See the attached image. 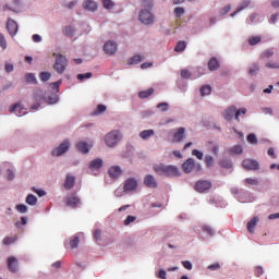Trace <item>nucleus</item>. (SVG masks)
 <instances>
[{
	"label": "nucleus",
	"mask_w": 279,
	"mask_h": 279,
	"mask_svg": "<svg viewBox=\"0 0 279 279\" xmlns=\"http://www.w3.org/2000/svg\"><path fill=\"white\" fill-rule=\"evenodd\" d=\"M157 175H163L165 178L178 177V167L175 166H165L162 163H157L153 167Z\"/></svg>",
	"instance_id": "obj_1"
},
{
	"label": "nucleus",
	"mask_w": 279,
	"mask_h": 279,
	"mask_svg": "<svg viewBox=\"0 0 279 279\" xmlns=\"http://www.w3.org/2000/svg\"><path fill=\"white\" fill-rule=\"evenodd\" d=\"M45 100L49 105H54L57 102V98H46L41 95L40 90L34 93V101H37L34 106H32V110H39L40 104L39 101Z\"/></svg>",
	"instance_id": "obj_2"
},
{
	"label": "nucleus",
	"mask_w": 279,
	"mask_h": 279,
	"mask_svg": "<svg viewBox=\"0 0 279 279\" xmlns=\"http://www.w3.org/2000/svg\"><path fill=\"white\" fill-rule=\"evenodd\" d=\"M57 58L54 60V72H57V74H63L64 73V69L68 68V58H64L62 54H56Z\"/></svg>",
	"instance_id": "obj_3"
},
{
	"label": "nucleus",
	"mask_w": 279,
	"mask_h": 279,
	"mask_svg": "<svg viewBox=\"0 0 279 279\" xmlns=\"http://www.w3.org/2000/svg\"><path fill=\"white\" fill-rule=\"evenodd\" d=\"M119 141H121V133L119 131L113 130L106 134V146L114 147L116 144H119Z\"/></svg>",
	"instance_id": "obj_4"
},
{
	"label": "nucleus",
	"mask_w": 279,
	"mask_h": 279,
	"mask_svg": "<svg viewBox=\"0 0 279 279\" xmlns=\"http://www.w3.org/2000/svg\"><path fill=\"white\" fill-rule=\"evenodd\" d=\"M140 23L143 25H151V23H155V15H151L148 9H142V11H140Z\"/></svg>",
	"instance_id": "obj_5"
},
{
	"label": "nucleus",
	"mask_w": 279,
	"mask_h": 279,
	"mask_svg": "<svg viewBox=\"0 0 279 279\" xmlns=\"http://www.w3.org/2000/svg\"><path fill=\"white\" fill-rule=\"evenodd\" d=\"M199 172L201 171V165L193 161V159H186L185 162H183V172L191 173V172Z\"/></svg>",
	"instance_id": "obj_6"
},
{
	"label": "nucleus",
	"mask_w": 279,
	"mask_h": 279,
	"mask_svg": "<svg viewBox=\"0 0 279 279\" xmlns=\"http://www.w3.org/2000/svg\"><path fill=\"white\" fill-rule=\"evenodd\" d=\"M65 206L72 209H76L77 207H80V197L77 196V194L72 193L65 196Z\"/></svg>",
	"instance_id": "obj_7"
},
{
	"label": "nucleus",
	"mask_w": 279,
	"mask_h": 279,
	"mask_svg": "<svg viewBox=\"0 0 279 279\" xmlns=\"http://www.w3.org/2000/svg\"><path fill=\"white\" fill-rule=\"evenodd\" d=\"M68 149H70V142H62L60 146H57V148L52 150V156L60 157L64 155V153H68Z\"/></svg>",
	"instance_id": "obj_8"
},
{
	"label": "nucleus",
	"mask_w": 279,
	"mask_h": 279,
	"mask_svg": "<svg viewBox=\"0 0 279 279\" xmlns=\"http://www.w3.org/2000/svg\"><path fill=\"white\" fill-rule=\"evenodd\" d=\"M9 112L16 114V117H24L26 116V109L24 107H21L20 104H13L11 107H9Z\"/></svg>",
	"instance_id": "obj_9"
},
{
	"label": "nucleus",
	"mask_w": 279,
	"mask_h": 279,
	"mask_svg": "<svg viewBox=\"0 0 279 279\" xmlns=\"http://www.w3.org/2000/svg\"><path fill=\"white\" fill-rule=\"evenodd\" d=\"M5 29L9 31L11 37L16 36V33L19 32L16 21L9 19V21L5 22Z\"/></svg>",
	"instance_id": "obj_10"
},
{
	"label": "nucleus",
	"mask_w": 279,
	"mask_h": 279,
	"mask_svg": "<svg viewBox=\"0 0 279 279\" xmlns=\"http://www.w3.org/2000/svg\"><path fill=\"white\" fill-rule=\"evenodd\" d=\"M5 263L7 266H9V271H11V274L19 272V259H16V257L11 256L5 260Z\"/></svg>",
	"instance_id": "obj_11"
},
{
	"label": "nucleus",
	"mask_w": 279,
	"mask_h": 279,
	"mask_svg": "<svg viewBox=\"0 0 279 279\" xmlns=\"http://www.w3.org/2000/svg\"><path fill=\"white\" fill-rule=\"evenodd\" d=\"M258 167L259 165L255 160L244 159L242 161V168H244V170L255 171L258 169Z\"/></svg>",
	"instance_id": "obj_12"
},
{
	"label": "nucleus",
	"mask_w": 279,
	"mask_h": 279,
	"mask_svg": "<svg viewBox=\"0 0 279 279\" xmlns=\"http://www.w3.org/2000/svg\"><path fill=\"white\" fill-rule=\"evenodd\" d=\"M208 190H211V182H208V181L196 182V192L206 193Z\"/></svg>",
	"instance_id": "obj_13"
},
{
	"label": "nucleus",
	"mask_w": 279,
	"mask_h": 279,
	"mask_svg": "<svg viewBox=\"0 0 279 279\" xmlns=\"http://www.w3.org/2000/svg\"><path fill=\"white\" fill-rule=\"evenodd\" d=\"M185 138V129L184 128H178L174 134H172V142L174 143H181Z\"/></svg>",
	"instance_id": "obj_14"
},
{
	"label": "nucleus",
	"mask_w": 279,
	"mask_h": 279,
	"mask_svg": "<svg viewBox=\"0 0 279 279\" xmlns=\"http://www.w3.org/2000/svg\"><path fill=\"white\" fill-rule=\"evenodd\" d=\"M104 52L106 53V56L116 54V43L106 41V44H104Z\"/></svg>",
	"instance_id": "obj_15"
},
{
	"label": "nucleus",
	"mask_w": 279,
	"mask_h": 279,
	"mask_svg": "<svg viewBox=\"0 0 279 279\" xmlns=\"http://www.w3.org/2000/svg\"><path fill=\"white\" fill-rule=\"evenodd\" d=\"M232 119L240 121V117H236V114L234 113V106L227 108V110H225V120L227 121H232Z\"/></svg>",
	"instance_id": "obj_16"
},
{
	"label": "nucleus",
	"mask_w": 279,
	"mask_h": 279,
	"mask_svg": "<svg viewBox=\"0 0 279 279\" xmlns=\"http://www.w3.org/2000/svg\"><path fill=\"white\" fill-rule=\"evenodd\" d=\"M97 9H98V4L96 3V1L85 0L83 2V10L85 11L96 12Z\"/></svg>",
	"instance_id": "obj_17"
},
{
	"label": "nucleus",
	"mask_w": 279,
	"mask_h": 279,
	"mask_svg": "<svg viewBox=\"0 0 279 279\" xmlns=\"http://www.w3.org/2000/svg\"><path fill=\"white\" fill-rule=\"evenodd\" d=\"M144 186L157 189V181H155V177H151V174L144 177Z\"/></svg>",
	"instance_id": "obj_18"
},
{
	"label": "nucleus",
	"mask_w": 279,
	"mask_h": 279,
	"mask_svg": "<svg viewBox=\"0 0 279 279\" xmlns=\"http://www.w3.org/2000/svg\"><path fill=\"white\" fill-rule=\"evenodd\" d=\"M134 190H136V180L133 178L126 179L124 182V192H132Z\"/></svg>",
	"instance_id": "obj_19"
},
{
	"label": "nucleus",
	"mask_w": 279,
	"mask_h": 279,
	"mask_svg": "<svg viewBox=\"0 0 279 279\" xmlns=\"http://www.w3.org/2000/svg\"><path fill=\"white\" fill-rule=\"evenodd\" d=\"M63 186H65L66 191L72 190V187L75 186V177H73L72 174H68L65 177V184H63Z\"/></svg>",
	"instance_id": "obj_20"
},
{
	"label": "nucleus",
	"mask_w": 279,
	"mask_h": 279,
	"mask_svg": "<svg viewBox=\"0 0 279 279\" xmlns=\"http://www.w3.org/2000/svg\"><path fill=\"white\" fill-rule=\"evenodd\" d=\"M100 167H104V160L100 159H93L90 160V163H88V169L92 171H96L100 169Z\"/></svg>",
	"instance_id": "obj_21"
},
{
	"label": "nucleus",
	"mask_w": 279,
	"mask_h": 279,
	"mask_svg": "<svg viewBox=\"0 0 279 279\" xmlns=\"http://www.w3.org/2000/svg\"><path fill=\"white\" fill-rule=\"evenodd\" d=\"M121 175V168L119 166H113L109 169V177L117 179Z\"/></svg>",
	"instance_id": "obj_22"
},
{
	"label": "nucleus",
	"mask_w": 279,
	"mask_h": 279,
	"mask_svg": "<svg viewBox=\"0 0 279 279\" xmlns=\"http://www.w3.org/2000/svg\"><path fill=\"white\" fill-rule=\"evenodd\" d=\"M62 35H65V37L72 38V36L75 35V27H72V26L62 27Z\"/></svg>",
	"instance_id": "obj_23"
},
{
	"label": "nucleus",
	"mask_w": 279,
	"mask_h": 279,
	"mask_svg": "<svg viewBox=\"0 0 279 279\" xmlns=\"http://www.w3.org/2000/svg\"><path fill=\"white\" fill-rule=\"evenodd\" d=\"M77 151H81V154H88L89 151L88 143L77 142Z\"/></svg>",
	"instance_id": "obj_24"
},
{
	"label": "nucleus",
	"mask_w": 279,
	"mask_h": 279,
	"mask_svg": "<svg viewBox=\"0 0 279 279\" xmlns=\"http://www.w3.org/2000/svg\"><path fill=\"white\" fill-rule=\"evenodd\" d=\"M155 135L154 130H144L140 133V138L147 141L150 136Z\"/></svg>",
	"instance_id": "obj_25"
},
{
	"label": "nucleus",
	"mask_w": 279,
	"mask_h": 279,
	"mask_svg": "<svg viewBox=\"0 0 279 279\" xmlns=\"http://www.w3.org/2000/svg\"><path fill=\"white\" fill-rule=\"evenodd\" d=\"M247 7H250V1L248 0H244L240 3V7H236V11H234V13H232V17H234V15H236V13L242 12L244 9H247Z\"/></svg>",
	"instance_id": "obj_26"
},
{
	"label": "nucleus",
	"mask_w": 279,
	"mask_h": 279,
	"mask_svg": "<svg viewBox=\"0 0 279 279\" xmlns=\"http://www.w3.org/2000/svg\"><path fill=\"white\" fill-rule=\"evenodd\" d=\"M258 218L255 217L247 222V232L252 233L255 231V227L257 226Z\"/></svg>",
	"instance_id": "obj_27"
},
{
	"label": "nucleus",
	"mask_w": 279,
	"mask_h": 279,
	"mask_svg": "<svg viewBox=\"0 0 279 279\" xmlns=\"http://www.w3.org/2000/svg\"><path fill=\"white\" fill-rule=\"evenodd\" d=\"M216 70H219V60L211 58L209 59V71L215 72Z\"/></svg>",
	"instance_id": "obj_28"
},
{
	"label": "nucleus",
	"mask_w": 279,
	"mask_h": 279,
	"mask_svg": "<svg viewBox=\"0 0 279 279\" xmlns=\"http://www.w3.org/2000/svg\"><path fill=\"white\" fill-rule=\"evenodd\" d=\"M151 94H155L154 88L142 90V92H140V99H147L151 96Z\"/></svg>",
	"instance_id": "obj_29"
},
{
	"label": "nucleus",
	"mask_w": 279,
	"mask_h": 279,
	"mask_svg": "<svg viewBox=\"0 0 279 279\" xmlns=\"http://www.w3.org/2000/svg\"><path fill=\"white\" fill-rule=\"evenodd\" d=\"M229 155H242V146L234 145L228 149Z\"/></svg>",
	"instance_id": "obj_30"
},
{
	"label": "nucleus",
	"mask_w": 279,
	"mask_h": 279,
	"mask_svg": "<svg viewBox=\"0 0 279 279\" xmlns=\"http://www.w3.org/2000/svg\"><path fill=\"white\" fill-rule=\"evenodd\" d=\"M26 205L36 206V196H34L33 194H28L26 196Z\"/></svg>",
	"instance_id": "obj_31"
},
{
	"label": "nucleus",
	"mask_w": 279,
	"mask_h": 279,
	"mask_svg": "<svg viewBox=\"0 0 279 279\" xmlns=\"http://www.w3.org/2000/svg\"><path fill=\"white\" fill-rule=\"evenodd\" d=\"M26 84H36V77L33 73H26L25 74Z\"/></svg>",
	"instance_id": "obj_32"
},
{
	"label": "nucleus",
	"mask_w": 279,
	"mask_h": 279,
	"mask_svg": "<svg viewBox=\"0 0 279 279\" xmlns=\"http://www.w3.org/2000/svg\"><path fill=\"white\" fill-rule=\"evenodd\" d=\"M259 41H262V37L259 36L250 37V39H247V44H250V46H256Z\"/></svg>",
	"instance_id": "obj_33"
},
{
	"label": "nucleus",
	"mask_w": 279,
	"mask_h": 279,
	"mask_svg": "<svg viewBox=\"0 0 279 279\" xmlns=\"http://www.w3.org/2000/svg\"><path fill=\"white\" fill-rule=\"evenodd\" d=\"M104 112H106V106L105 105H98L96 107V111H93V116L104 114Z\"/></svg>",
	"instance_id": "obj_34"
},
{
	"label": "nucleus",
	"mask_w": 279,
	"mask_h": 279,
	"mask_svg": "<svg viewBox=\"0 0 279 279\" xmlns=\"http://www.w3.org/2000/svg\"><path fill=\"white\" fill-rule=\"evenodd\" d=\"M16 242V236H5L3 238V245L8 246Z\"/></svg>",
	"instance_id": "obj_35"
},
{
	"label": "nucleus",
	"mask_w": 279,
	"mask_h": 279,
	"mask_svg": "<svg viewBox=\"0 0 279 279\" xmlns=\"http://www.w3.org/2000/svg\"><path fill=\"white\" fill-rule=\"evenodd\" d=\"M211 94V86L204 85V87H201V96H208Z\"/></svg>",
	"instance_id": "obj_36"
},
{
	"label": "nucleus",
	"mask_w": 279,
	"mask_h": 279,
	"mask_svg": "<svg viewBox=\"0 0 279 279\" xmlns=\"http://www.w3.org/2000/svg\"><path fill=\"white\" fill-rule=\"evenodd\" d=\"M142 62V57L140 54L132 57V59H129V64L135 65L140 64Z\"/></svg>",
	"instance_id": "obj_37"
},
{
	"label": "nucleus",
	"mask_w": 279,
	"mask_h": 279,
	"mask_svg": "<svg viewBox=\"0 0 279 279\" xmlns=\"http://www.w3.org/2000/svg\"><path fill=\"white\" fill-rule=\"evenodd\" d=\"M219 166L222 168V169H232V161H229L227 159L225 160H221L219 162Z\"/></svg>",
	"instance_id": "obj_38"
},
{
	"label": "nucleus",
	"mask_w": 279,
	"mask_h": 279,
	"mask_svg": "<svg viewBox=\"0 0 279 279\" xmlns=\"http://www.w3.org/2000/svg\"><path fill=\"white\" fill-rule=\"evenodd\" d=\"M258 71H259V66L257 64H253L248 69V74L250 76H255Z\"/></svg>",
	"instance_id": "obj_39"
},
{
	"label": "nucleus",
	"mask_w": 279,
	"mask_h": 279,
	"mask_svg": "<svg viewBox=\"0 0 279 279\" xmlns=\"http://www.w3.org/2000/svg\"><path fill=\"white\" fill-rule=\"evenodd\" d=\"M185 50V41H178L175 44V52H183Z\"/></svg>",
	"instance_id": "obj_40"
},
{
	"label": "nucleus",
	"mask_w": 279,
	"mask_h": 279,
	"mask_svg": "<svg viewBox=\"0 0 279 279\" xmlns=\"http://www.w3.org/2000/svg\"><path fill=\"white\" fill-rule=\"evenodd\" d=\"M203 160L206 163V167L211 168V166H214V157L206 156Z\"/></svg>",
	"instance_id": "obj_41"
},
{
	"label": "nucleus",
	"mask_w": 279,
	"mask_h": 279,
	"mask_svg": "<svg viewBox=\"0 0 279 279\" xmlns=\"http://www.w3.org/2000/svg\"><path fill=\"white\" fill-rule=\"evenodd\" d=\"M191 155L194 156V157H196V159H198V160H202V159H205V158H206V157H204V154H203V153H201V151H198V150H196V149H193V150L191 151Z\"/></svg>",
	"instance_id": "obj_42"
},
{
	"label": "nucleus",
	"mask_w": 279,
	"mask_h": 279,
	"mask_svg": "<svg viewBox=\"0 0 279 279\" xmlns=\"http://www.w3.org/2000/svg\"><path fill=\"white\" fill-rule=\"evenodd\" d=\"M49 77H51V74H49V72H41V73H39V80L41 82L49 81Z\"/></svg>",
	"instance_id": "obj_43"
},
{
	"label": "nucleus",
	"mask_w": 279,
	"mask_h": 279,
	"mask_svg": "<svg viewBox=\"0 0 279 279\" xmlns=\"http://www.w3.org/2000/svg\"><path fill=\"white\" fill-rule=\"evenodd\" d=\"M78 243H80V239L77 236L72 238V240H70V248L72 250L76 248Z\"/></svg>",
	"instance_id": "obj_44"
},
{
	"label": "nucleus",
	"mask_w": 279,
	"mask_h": 279,
	"mask_svg": "<svg viewBox=\"0 0 279 279\" xmlns=\"http://www.w3.org/2000/svg\"><path fill=\"white\" fill-rule=\"evenodd\" d=\"M174 13L175 17L183 16V14H185V9H183L182 7H177Z\"/></svg>",
	"instance_id": "obj_45"
},
{
	"label": "nucleus",
	"mask_w": 279,
	"mask_h": 279,
	"mask_svg": "<svg viewBox=\"0 0 279 279\" xmlns=\"http://www.w3.org/2000/svg\"><path fill=\"white\" fill-rule=\"evenodd\" d=\"M27 210H28V208L26 207V205H24V204L16 205V211H19L21 214H26Z\"/></svg>",
	"instance_id": "obj_46"
},
{
	"label": "nucleus",
	"mask_w": 279,
	"mask_h": 279,
	"mask_svg": "<svg viewBox=\"0 0 279 279\" xmlns=\"http://www.w3.org/2000/svg\"><path fill=\"white\" fill-rule=\"evenodd\" d=\"M247 143H250L252 145H256L257 144V137L255 136V134L247 135Z\"/></svg>",
	"instance_id": "obj_47"
},
{
	"label": "nucleus",
	"mask_w": 279,
	"mask_h": 279,
	"mask_svg": "<svg viewBox=\"0 0 279 279\" xmlns=\"http://www.w3.org/2000/svg\"><path fill=\"white\" fill-rule=\"evenodd\" d=\"M230 10H232V7H230V5H227V7H225V8H221V10L219 11V15H220V16L227 15Z\"/></svg>",
	"instance_id": "obj_48"
},
{
	"label": "nucleus",
	"mask_w": 279,
	"mask_h": 279,
	"mask_svg": "<svg viewBox=\"0 0 279 279\" xmlns=\"http://www.w3.org/2000/svg\"><path fill=\"white\" fill-rule=\"evenodd\" d=\"M102 3L106 10H111L113 8V2L111 0H104Z\"/></svg>",
	"instance_id": "obj_49"
},
{
	"label": "nucleus",
	"mask_w": 279,
	"mask_h": 279,
	"mask_svg": "<svg viewBox=\"0 0 279 279\" xmlns=\"http://www.w3.org/2000/svg\"><path fill=\"white\" fill-rule=\"evenodd\" d=\"M93 76L90 72L85 73V74H77V80L83 81V80H88Z\"/></svg>",
	"instance_id": "obj_50"
},
{
	"label": "nucleus",
	"mask_w": 279,
	"mask_h": 279,
	"mask_svg": "<svg viewBox=\"0 0 279 279\" xmlns=\"http://www.w3.org/2000/svg\"><path fill=\"white\" fill-rule=\"evenodd\" d=\"M157 109H160L161 112L168 111V102L157 104Z\"/></svg>",
	"instance_id": "obj_51"
},
{
	"label": "nucleus",
	"mask_w": 279,
	"mask_h": 279,
	"mask_svg": "<svg viewBox=\"0 0 279 279\" xmlns=\"http://www.w3.org/2000/svg\"><path fill=\"white\" fill-rule=\"evenodd\" d=\"M7 43H5V37L3 36L2 33H0V48H2L3 50H5L7 48Z\"/></svg>",
	"instance_id": "obj_52"
},
{
	"label": "nucleus",
	"mask_w": 279,
	"mask_h": 279,
	"mask_svg": "<svg viewBox=\"0 0 279 279\" xmlns=\"http://www.w3.org/2000/svg\"><path fill=\"white\" fill-rule=\"evenodd\" d=\"M181 77H182L183 80L191 78V71L182 70V71H181Z\"/></svg>",
	"instance_id": "obj_53"
},
{
	"label": "nucleus",
	"mask_w": 279,
	"mask_h": 279,
	"mask_svg": "<svg viewBox=\"0 0 279 279\" xmlns=\"http://www.w3.org/2000/svg\"><path fill=\"white\" fill-rule=\"evenodd\" d=\"M136 220V217L134 216H126V219L124 220V226H129L132 222H134Z\"/></svg>",
	"instance_id": "obj_54"
},
{
	"label": "nucleus",
	"mask_w": 279,
	"mask_h": 279,
	"mask_svg": "<svg viewBox=\"0 0 279 279\" xmlns=\"http://www.w3.org/2000/svg\"><path fill=\"white\" fill-rule=\"evenodd\" d=\"M204 232L209 235V236H213L214 235V229H211V227H208V226H204L203 228Z\"/></svg>",
	"instance_id": "obj_55"
},
{
	"label": "nucleus",
	"mask_w": 279,
	"mask_h": 279,
	"mask_svg": "<svg viewBox=\"0 0 279 279\" xmlns=\"http://www.w3.org/2000/svg\"><path fill=\"white\" fill-rule=\"evenodd\" d=\"M220 268H221V266L219 265V263L211 264V265H209V267H207V269H209V271H216V270H219Z\"/></svg>",
	"instance_id": "obj_56"
},
{
	"label": "nucleus",
	"mask_w": 279,
	"mask_h": 279,
	"mask_svg": "<svg viewBox=\"0 0 279 279\" xmlns=\"http://www.w3.org/2000/svg\"><path fill=\"white\" fill-rule=\"evenodd\" d=\"M244 183H247V185H257V179H244Z\"/></svg>",
	"instance_id": "obj_57"
},
{
	"label": "nucleus",
	"mask_w": 279,
	"mask_h": 279,
	"mask_svg": "<svg viewBox=\"0 0 279 279\" xmlns=\"http://www.w3.org/2000/svg\"><path fill=\"white\" fill-rule=\"evenodd\" d=\"M245 113H247V110L244 108H241L240 110L234 109V114L236 117L244 116Z\"/></svg>",
	"instance_id": "obj_58"
},
{
	"label": "nucleus",
	"mask_w": 279,
	"mask_h": 279,
	"mask_svg": "<svg viewBox=\"0 0 279 279\" xmlns=\"http://www.w3.org/2000/svg\"><path fill=\"white\" fill-rule=\"evenodd\" d=\"M182 265H183V268H185L186 270L193 269V265L191 264V262L183 260Z\"/></svg>",
	"instance_id": "obj_59"
},
{
	"label": "nucleus",
	"mask_w": 279,
	"mask_h": 279,
	"mask_svg": "<svg viewBox=\"0 0 279 279\" xmlns=\"http://www.w3.org/2000/svg\"><path fill=\"white\" fill-rule=\"evenodd\" d=\"M270 57H272V49H268L263 52V59H268Z\"/></svg>",
	"instance_id": "obj_60"
},
{
	"label": "nucleus",
	"mask_w": 279,
	"mask_h": 279,
	"mask_svg": "<svg viewBox=\"0 0 279 279\" xmlns=\"http://www.w3.org/2000/svg\"><path fill=\"white\" fill-rule=\"evenodd\" d=\"M32 40L34 41V44H39L41 43V36L34 34L32 35Z\"/></svg>",
	"instance_id": "obj_61"
},
{
	"label": "nucleus",
	"mask_w": 279,
	"mask_h": 279,
	"mask_svg": "<svg viewBox=\"0 0 279 279\" xmlns=\"http://www.w3.org/2000/svg\"><path fill=\"white\" fill-rule=\"evenodd\" d=\"M156 277H157V279H166L165 270L157 271Z\"/></svg>",
	"instance_id": "obj_62"
},
{
	"label": "nucleus",
	"mask_w": 279,
	"mask_h": 279,
	"mask_svg": "<svg viewBox=\"0 0 279 279\" xmlns=\"http://www.w3.org/2000/svg\"><path fill=\"white\" fill-rule=\"evenodd\" d=\"M265 68L268 69H279V63H265Z\"/></svg>",
	"instance_id": "obj_63"
},
{
	"label": "nucleus",
	"mask_w": 279,
	"mask_h": 279,
	"mask_svg": "<svg viewBox=\"0 0 279 279\" xmlns=\"http://www.w3.org/2000/svg\"><path fill=\"white\" fill-rule=\"evenodd\" d=\"M142 5L144 8L150 9L151 8V0H142Z\"/></svg>",
	"instance_id": "obj_64"
}]
</instances>
